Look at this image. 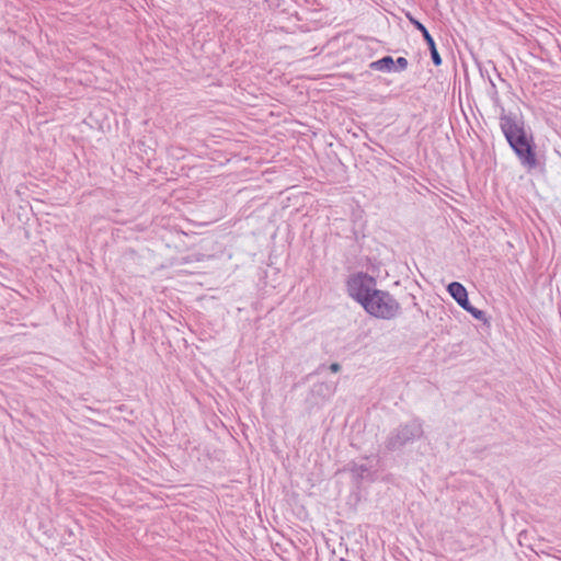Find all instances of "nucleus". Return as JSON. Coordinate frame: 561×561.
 <instances>
[{"label": "nucleus", "instance_id": "4", "mask_svg": "<svg viewBox=\"0 0 561 561\" xmlns=\"http://www.w3.org/2000/svg\"><path fill=\"white\" fill-rule=\"evenodd\" d=\"M376 289V280L365 273L351 275L347 279L348 295L360 305L365 302L370 294Z\"/></svg>", "mask_w": 561, "mask_h": 561}, {"label": "nucleus", "instance_id": "3", "mask_svg": "<svg viewBox=\"0 0 561 561\" xmlns=\"http://www.w3.org/2000/svg\"><path fill=\"white\" fill-rule=\"evenodd\" d=\"M423 434L422 424L417 420H412L405 424L400 425L387 438V448L390 450H397L402 448L404 445L412 443L420 438Z\"/></svg>", "mask_w": 561, "mask_h": 561}, {"label": "nucleus", "instance_id": "6", "mask_svg": "<svg viewBox=\"0 0 561 561\" xmlns=\"http://www.w3.org/2000/svg\"><path fill=\"white\" fill-rule=\"evenodd\" d=\"M447 289L461 308H465L469 304L467 289L460 283L453 282L448 285Z\"/></svg>", "mask_w": 561, "mask_h": 561}, {"label": "nucleus", "instance_id": "11", "mask_svg": "<svg viewBox=\"0 0 561 561\" xmlns=\"http://www.w3.org/2000/svg\"><path fill=\"white\" fill-rule=\"evenodd\" d=\"M341 369V366L337 363H333L330 365V370L332 373H337Z\"/></svg>", "mask_w": 561, "mask_h": 561}, {"label": "nucleus", "instance_id": "1", "mask_svg": "<svg viewBox=\"0 0 561 561\" xmlns=\"http://www.w3.org/2000/svg\"><path fill=\"white\" fill-rule=\"evenodd\" d=\"M501 129L504 133L511 147L522 159L524 164L534 167L536 164L535 154L527 139L526 133L518 123L511 116H502L500 119Z\"/></svg>", "mask_w": 561, "mask_h": 561}, {"label": "nucleus", "instance_id": "9", "mask_svg": "<svg viewBox=\"0 0 561 561\" xmlns=\"http://www.w3.org/2000/svg\"><path fill=\"white\" fill-rule=\"evenodd\" d=\"M466 311H468L473 318L481 321H486L485 313L473 306L470 305V302L463 308Z\"/></svg>", "mask_w": 561, "mask_h": 561}, {"label": "nucleus", "instance_id": "8", "mask_svg": "<svg viewBox=\"0 0 561 561\" xmlns=\"http://www.w3.org/2000/svg\"><path fill=\"white\" fill-rule=\"evenodd\" d=\"M370 68L378 71H392L394 70V60L391 56H386L371 62Z\"/></svg>", "mask_w": 561, "mask_h": 561}, {"label": "nucleus", "instance_id": "2", "mask_svg": "<svg viewBox=\"0 0 561 561\" xmlns=\"http://www.w3.org/2000/svg\"><path fill=\"white\" fill-rule=\"evenodd\" d=\"M362 306L369 314L381 319L394 318L400 309L389 293L378 289H375Z\"/></svg>", "mask_w": 561, "mask_h": 561}, {"label": "nucleus", "instance_id": "5", "mask_svg": "<svg viewBox=\"0 0 561 561\" xmlns=\"http://www.w3.org/2000/svg\"><path fill=\"white\" fill-rule=\"evenodd\" d=\"M411 23L422 33L423 37L426 38V43L431 50L432 60L436 66H439L442 64V58L436 49L435 42L426 27L420 23L419 21L410 18Z\"/></svg>", "mask_w": 561, "mask_h": 561}, {"label": "nucleus", "instance_id": "7", "mask_svg": "<svg viewBox=\"0 0 561 561\" xmlns=\"http://www.w3.org/2000/svg\"><path fill=\"white\" fill-rule=\"evenodd\" d=\"M350 470L357 479H365L369 476L371 466L367 461L353 462L350 465Z\"/></svg>", "mask_w": 561, "mask_h": 561}, {"label": "nucleus", "instance_id": "10", "mask_svg": "<svg viewBox=\"0 0 561 561\" xmlns=\"http://www.w3.org/2000/svg\"><path fill=\"white\" fill-rule=\"evenodd\" d=\"M408 67V60L404 57H399L394 60V70H404Z\"/></svg>", "mask_w": 561, "mask_h": 561}]
</instances>
